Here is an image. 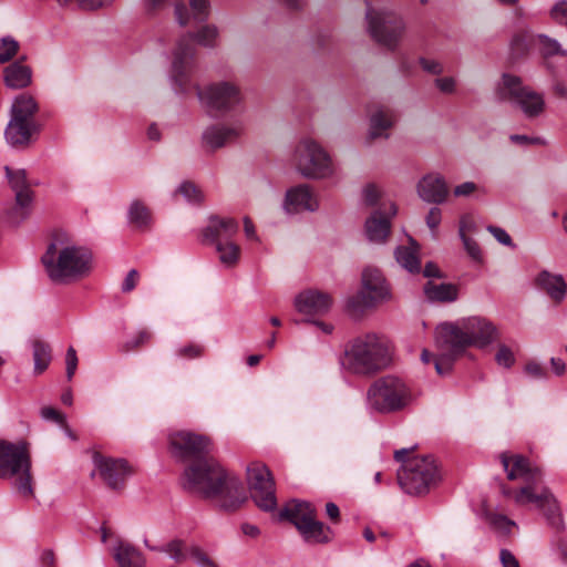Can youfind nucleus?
<instances>
[{
	"instance_id": "obj_2",
	"label": "nucleus",
	"mask_w": 567,
	"mask_h": 567,
	"mask_svg": "<svg viewBox=\"0 0 567 567\" xmlns=\"http://www.w3.org/2000/svg\"><path fill=\"white\" fill-rule=\"evenodd\" d=\"M499 458L507 473V478L511 481L520 480L524 483L514 494L515 503L522 506L534 504L544 513L547 522L554 528L563 529L564 520L557 499L547 487L539 488L543 482L542 470L519 454L509 456L502 453Z\"/></svg>"
},
{
	"instance_id": "obj_11",
	"label": "nucleus",
	"mask_w": 567,
	"mask_h": 567,
	"mask_svg": "<svg viewBox=\"0 0 567 567\" xmlns=\"http://www.w3.org/2000/svg\"><path fill=\"white\" fill-rule=\"evenodd\" d=\"M238 223L230 217L214 216L203 229V236L208 244L214 245L219 262L225 268H234L240 259V247L233 241L238 233Z\"/></svg>"
},
{
	"instance_id": "obj_6",
	"label": "nucleus",
	"mask_w": 567,
	"mask_h": 567,
	"mask_svg": "<svg viewBox=\"0 0 567 567\" xmlns=\"http://www.w3.org/2000/svg\"><path fill=\"white\" fill-rule=\"evenodd\" d=\"M30 444L23 440H0V478L12 480L14 491L24 499L34 496Z\"/></svg>"
},
{
	"instance_id": "obj_22",
	"label": "nucleus",
	"mask_w": 567,
	"mask_h": 567,
	"mask_svg": "<svg viewBox=\"0 0 567 567\" xmlns=\"http://www.w3.org/2000/svg\"><path fill=\"white\" fill-rule=\"evenodd\" d=\"M282 207L288 214L313 213L319 209V199L309 185L301 184L286 192Z\"/></svg>"
},
{
	"instance_id": "obj_58",
	"label": "nucleus",
	"mask_w": 567,
	"mask_h": 567,
	"mask_svg": "<svg viewBox=\"0 0 567 567\" xmlns=\"http://www.w3.org/2000/svg\"><path fill=\"white\" fill-rule=\"evenodd\" d=\"M175 16L181 25H186L189 22V12L184 3H176Z\"/></svg>"
},
{
	"instance_id": "obj_25",
	"label": "nucleus",
	"mask_w": 567,
	"mask_h": 567,
	"mask_svg": "<svg viewBox=\"0 0 567 567\" xmlns=\"http://www.w3.org/2000/svg\"><path fill=\"white\" fill-rule=\"evenodd\" d=\"M416 192L423 202L436 205L445 203L450 194L445 178L439 173L423 176L416 185Z\"/></svg>"
},
{
	"instance_id": "obj_17",
	"label": "nucleus",
	"mask_w": 567,
	"mask_h": 567,
	"mask_svg": "<svg viewBox=\"0 0 567 567\" xmlns=\"http://www.w3.org/2000/svg\"><path fill=\"white\" fill-rule=\"evenodd\" d=\"M395 350L393 342L384 333L367 331L349 339L344 354H391Z\"/></svg>"
},
{
	"instance_id": "obj_23",
	"label": "nucleus",
	"mask_w": 567,
	"mask_h": 567,
	"mask_svg": "<svg viewBox=\"0 0 567 567\" xmlns=\"http://www.w3.org/2000/svg\"><path fill=\"white\" fill-rule=\"evenodd\" d=\"M293 305L296 310L303 316H322L330 310L332 298L327 292L317 289H307L295 297Z\"/></svg>"
},
{
	"instance_id": "obj_10",
	"label": "nucleus",
	"mask_w": 567,
	"mask_h": 567,
	"mask_svg": "<svg viewBox=\"0 0 567 567\" xmlns=\"http://www.w3.org/2000/svg\"><path fill=\"white\" fill-rule=\"evenodd\" d=\"M409 450L395 451L394 458L404 462L398 472V481L410 495H422L430 491L437 480V467L432 456L414 457L405 461Z\"/></svg>"
},
{
	"instance_id": "obj_26",
	"label": "nucleus",
	"mask_w": 567,
	"mask_h": 567,
	"mask_svg": "<svg viewBox=\"0 0 567 567\" xmlns=\"http://www.w3.org/2000/svg\"><path fill=\"white\" fill-rule=\"evenodd\" d=\"M38 132V122H23L19 118L10 117L4 131V137L11 146L23 147L30 143L32 135Z\"/></svg>"
},
{
	"instance_id": "obj_21",
	"label": "nucleus",
	"mask_w": 567,
	"mask_h": 567,
	"mask_svg": "<svg viewBox=\"0 0 567 567\" xmlns=\"http://www.w3.org/2000/svg\"><path fill=\"white\" fill-rule=\"evenodd\" d=\"M396 214V206L392 202H382L365 220V235L372 243H384L390 235V219Z\"/></svg>"
},
{
	"instance_id": "obj_28",
	"label": "nucleus",
	"mask_w": 567,
	"mask_h": 567,
	"mask_svg": "<svg viewBox=\"0 0 567 567\" xmlns=\"http://www.w3.org/2000/svg\"><path fill=\"white\" fill-rule=\"evenodd\" d=\"M113 557L118 567H145L146 565L144 555L127 542L121 540L114 546Z\"/></svg>"
},
{
	"instance_id": "obj_34",
	"label": "nucleus",
	"mask_w": 567,
	"mask_h": 567,
	"mask_svg": "<svg viewBox=\"0 0 567 567\" xmlns=\"http://www.w3.org/2000/svg\"><path fill=\"white\" fill-rule=\"evenodd\" d=\"M4 82L9 87L22 89L31 82V70L21 62H14L4 69Z\"/></svg>"
},
{
	"instance_id": "obj_59",
	"label": "nucleus",
	"mask_w": 567,
	"mask_h": 567,
	"mask_svg": "<svg viewBox=\"0 0 567 567\" xmlns=\"http://www.w3.org/2000/svg\"><path fill=\"white\" fill-rule=\"evenodd\" d=\"M151 332L147 331L146 329H142L137 332V334L135 337H133L131 340H130V344L132 347H138L143 343H146L150 339H151Z\"/></svg>"
},
{
	"instance_id": "obj_57",
	"label": "nucleus",
	"mask_w": 567,
	"mask_h": 567,
	"mask_svg": "<svg viewBox=\"0 0 567 567\" xmlns=\"http://www.w3.org/2000/svg\"><path fill=\"white\" fill-rule=\"evenodd\" d=\"M499 559L503 567H519L518 560L508 549H502L499 551Z\"/></svg>"
},
{
	"instance_id": "obj_1",
	"label": "nucleus",
	"mask_w": 567,
	"mask_h": 567,
	"mask_svg": "<svg viewBox=\"0 0 567 567\" xmlns=\"http://www.w3.org/2000/svg\"><path fill=\"white\" fill-rule=\"evenodd\" d=\"M183 487L205 498H217L227 512L238 509L247 501L241 482L210 456L184 470Z\"/></svg>"
},
{
	"instance_id": "obj_48",
	"label": "nucleus",
	"mask_w": 567,
	"mask_h": 567,
	"mask_svg": "<svg viewBox=\"0 0 567 567\" xmlns=\"http://www.w3.org/2000/svg\"><path fill=\"white\" fill-rule=\"evenodd\" d=\"M419 63L424 72L432 75H440L444 71L443 63L434 59L420 58Z\"/></svg>"
},
{
	"instance_id": "obj_19",
	"label": "nucleus",
	"mask_w": 567,
	"mask_h": 567,
	"mask_svg": "<svg viewBox=\"0 0 567 567\" xmlns=\"http://www.w3.org/2000/svg\"><path fill=\"white\" fill-rule=\"evenodd\" d=\"M93 464L101 478L112 489L123 487L126 477L132 473L125 460L105 457L97 452L93 454Z\"/></svg>"
},
{
	"instance_id": "obj_49",
	"label": "nucleus",
	"mask_w": 567,
	"mask_h": 567,
	"mask_svg": "<svg viewBox=\"0 0 567 567\" xmlns=\"http://www.w3.org/2000/svg\"><path fill=\"white\" fill-rule=\"evenodd\" d=\"M381 198V190L373 184L367 185L363 188V200L369 206H374Z\"/></svg>"
},
{
	"instance_id": "obj_14",
	"label": "nucleus",
	"mask_w": 567,
	"mask_h": 567,
	"mask_svg": "<svg viewBox=\"0 0 567 567\" xmlns=\"http://www.w3.org/2000/svg\"><path fill=\"white\" fill-rule=\"evenodd\" d=\"M247 481L255 504L265 512L277 507L275 481L270 470L262 463L254 462L247 467Z\"/></svg>"
},
{
	"instance_id": "obj_24",
	"label": "nucleus",
	"mask_w": 567,
	"mask_h": 567,
	"mask_svg": "<svg viewBox=\"0 0 567 567\" xmlns=\"http://www.w3.org/2000/svg\"><path fill=\"white\" fill-rule=\"evenodd\" d=\"M392 357H340L341 368L353 375L370 377L390 367Z\"/></svg>"
},
{
	"instance_id": "obj_41",
	"label": "nucleus",
	"mask_w": 567,
	"mask_h": 567,
	"mask_svg": "<svg viewBox=\"0 0 567 567\" xmlns=\"http://www.w3.org/2000/svg\"><path fill=\"white\" fill-rule=\"evenodd\" d=\"M489 525L499 534L508 535L512 533V529L516 527V523L505 515L502 514H491L488 516Z\"/></svg>"
},
{
	"instance_id": "obj_62",
	"label": "nucleus",
	"mask_w": 567,
	"mask_h": 567,
	"mask_svg": "<svg viewBox=\"0 0 567 567\" xmlns=\"http://www.w3.org/2000/svg\"><path fill=\"white\" fill-rule=\"evenodd\" d=\"M50 364V357H34V373L41 374Z\"/></svg>"
},
{
	"instance_id": "obj_31",
	"label": "nucleus",
	"mask_w": 567,
	"mask_h": 567,
	"mask_svg": "<svg viewBox=\"0 0 567 567\" xmlns=\"http://www.w3.org/2000/svg\"><path fill=\"white\" fill-rule=\"evenodd\" d=\"M409 243L410 246H400L395 249V260L409 272H419L421 270L419 245L412 237H409Z\"/></svg>"
},
{
	"instance_id": "obj_5",
	"label": "nucleus",
	"mask_w": 567,
	"mask_h": 567,
	"mask_svg": "<svg viewBox=\"0 0 567 567\" xmlns=\"http://www.w3.org/2000/svg\"><path fill=\"white\" fill-rule=\"evenodd\" d=\"M219 30L215 24H204L196 32L181 37L173 51L169 79L174 91L186 94L192 87V74L195 70L196 47L194 42L204 48L217 45Z\"/></svg>"
},
{
	"instance_id": "obj_44",
	"label": "nucleus",
	"mask_w": 567,
	"mask_h": 567,
	"mask_svg": "<svg viewBox=\"0 0 567 567\" xmlns=\"http://www.w3.org/2000/svg\"><path fill=\"white\" fill-rule=\"evenodd\" d=\"M190 11L193 18L198 22H204L209 17V1L208 0H189Z\"/></svg>"
},
{
	"instance_id": "obj_29",
	"label": "nucleus",
	"mask_w": 567,
	"mask_h": 567,
	"mask_svg": "<svg viewBox=\"0 0 567 567\" xmlns=\"http://www.w3.org/2000/svg\"><path fill=\"white\" fill-rule=\"evenodd\" d=\"M315 514L316 512L311 504L292 499L288 502L281 511H279L278 519L288 520L298 527L301 525V522H306Z\"/></svg>"
},
{
	"instance_id": "obj_20",
	"label": "nucleus",
	"mask_w": 567,
	"mask_h": 567,
	"mask_svg": "<svg viewBox=\"0 0 567 567\" xmlns=\"http://www.w3.org/2000/svg\"><path fill=\"white\" fill-rule=\"evenodd\" d=\"M241 133L243 126L239 123L210 124L202 133V146L209 152H215L238 140Z\"/></svg>"
},
{
	"instance_id": "obj_35",
	"label": "nucleus",
	"mask_w": 567,
	"mask_h": 567,
	"mask_svg": "<svg viewBox=\"0 0 567 567\" xmlns=\"http://www.w3.org/2000/svg\"><path fill=\"white\" fill-rule=\"evenodd\" d=\"M38 104L30 95L21 94L16 97L11 106V118H19L23 122H37L35 113Z\"/></svg>"
},
{
	"instance_id": "obj_36",
	"label": "nucleus",
	"mask_w": 567,
	"mask_h": 567,
	"mask_svg": "<svg viewBox=\"0 0 567 567\" xmlns=\"http://www.w3.org/2000/svg\"><path fill=\"white\" fill-rule=\"evenodd\" d=\"M128 221L140 230H146L152 225L151 210L140 200H134L128 208Z\"/></svg>"
},
{
	"instance_id": "obj_43",
	"label": "nucleus",
	"mask_w": 567,
	"mask_h": 567,
	"mask_svg": "<svg viewBox=\"0 0 567 567\" xmlns=\"http://www.w3.org/2000/svg\"><path fill=\"white\" fill-rule=\"evenodd\" d=\"M189 558H192L198 567H218L217 563L197 545L189 547Z\"/></svg>"
},
{
	"instance_id": "obj_40",
	"label": "nucleus",
	"mask_w": 567,
	"mask_h": 567,
	"mask_svg": "<svg viewBox=\"0 0 567 567\" xmlns=\"http://www.w3.org/2000/svg\"><path fill=\"white\" fill-rule=\"evenodd\" d=\"M177 194L190 204H199L204 199L202 190L192 182H183L175 192V195Z\"/></svg>"
},
{
	"instance_id": "obj_61",
	"label": "nucleus",
	"mask_w": 567,
	"mask_h": 567,
	"mask_svg": "<svg viewBox=\"0 0 567 567\" xmlns=\"http://www.w3.org/2000/svg\"><path fill=\"white\" fill-rule=\"evenodd\" d=\"M525 371L533 378H542L545 372L544 369L535 361H530L525 365Z\"/></svg>"
},
{
	"instance_id": "obj_64",
	"label": "nucleus",
	"mask_w": 567,
	"mask_h": 567,
	"mask_svg": "<svg viewBox=\"0 0 567 567\" xmlns=\"http://www.w3.org/2000/svg\"><path fill=\"white\" fill-rule=\"evenodd\" d=\"M143 2L148 12L161 10L166 4V0H143Z\"/></svg>"
},
{
	"instance_id": "obj_56",
	"label": "nucleus",
	"mask_w": 567,
	"mask_h": 567,
	"mask_svg": "<svg viewBox=\"0 0 567 567\" xmlns=\"http://www.w3.org/2000/svg\"><path fill=\"white\" fill-rule=\"evenodd\" d=\"M477 185L473 182H465L454 187V195L456 197H467L476 192Z\"/></svg>"
},
{
	"instance_id": "obj_3",
	"label": "nucleus",
	"mask_w": 567,
	"mask_h": 567,
	"mask_svg": "<svg viewBox=\"0 0 567 567\" xmlns=\"http://www.w3.org/2000/svg\"><path fill=\"white\" fill-rule=\"evenodd\" d=\"M41 262L50 280L59 285L75 282L93 268L91 251L62 236L54 237L49 244Z\"/></svg>"
},
{
	"instance_id": "obj_60",
	"label": "nucleus",
	"mask_w": 567,
	"mask_h": 567,
	"mask_svg": "<svg viewBox=\"0 0 567 567\" xmlns=\"http://www.w3.org/2000/svg\"><path fill=\"white\" fill-rule=\"evenodd\" d=\"M41 416L44 420L53 421V422H62V415L53 408L45 406L41 409Z\"/></svg>"
},
{
	"instance_id": "obj_33",
	"label": "nucleus",
	"mask_w": 567,
	"mask_h": 567,
	"mask_svg": "<svg viewBox=\"0 0 567 567\" xmlns=\"http://www.w3.org/2000/svg\"><path fill=\"white\" fill-rule=\"evenodd\" d=\"M423 289L426 298L431 301L452 302L457 298V288L452 284L430 280Z\"/></svg>"
},
{
	"instance_id": "obj_52",
	"label": "nucleus",
	"mask_w": 567,
	"mask_h": 567,
	"mask_svg": "<svg viewBox=\"0 0 567 567\" xmlns=\"http://www.w3.org/2000/svg\"><path fill=\"white\" fill-rule=\"evenodd\" d=\"M29 342L34 355L48 354L52 351L50 344L40 338H31Z\"/></svg>"
},
{
	"instance_id": "obj_51",
	"label": "nucleus",
	"mask_w": 567,
	"mask_h": 567,
	"mask_svg": "<svg viewBox=\"0 0 567 567\" xmlns=\"http://www.w3.org/2000/svg\"><path fill=\"white\" fill-rule=\"evenodd\" d=\"M140 280V274L136 269H131L122 282V291L127 293L135 289Z\"/></svg>"
},
{
	"instance_id": "obj_15",
	"label": "nucleus",
	"mask_w": 567,
	"mask_h": 567,
	"mask_svg": "<svg viewBox=\"0 0 567 567\" xmlns=\"http://www.w3.org/2000/svg\"><path fill=\"white\" fill-rule=\"evenodd\" d=\"M172 455L182 462H197L208 456L212 441L208 436L189 431H177L169 435Z\"/></svg>"
},
{
	"instance_id": "obj_45",
	"label": "nucleus",
	"mask_w": 567,
	"mask_h": 567,
	"mask_svg": "<svg viewBox=\"0 0 567 567\" xmlns=\"http://www.w3.org/2000/svg\"><path fill=\"white\" fill-rule=\"evenodd\" d=\"M435 87L443 94H454L457 89V81L453 76H442L434 80Z\"/></svg>"
},
{
	"instance_id": "obj_8",
	"label": "nucleus",
	"mask_w": 567,
	"mask_h": 567,
	"mask_svg": "<svg viewBox=\"0 0 567 567\" xmlns=\"http://www.w3.org/2000/svg\"><path fill=\"white\" fill-rule=\"evenodd\" d=\"M414 399L415 395L409 384L393 375L378 379L367 391L368 408L382 414L404 410Z\"/></svg>"
},
{
	"instance_id": "obj_55",
	"label": "nucleus",
	"mask_w": 567,
	"mask_h": 567,
	"mask_svg": "<svg viewBox=\"0 0 567 567\" xmlns=\"http://www.w3.org/2000/svg\"><path fill=\"white\" fill-rule=\"evenodd\" d=\"M488 231L494 236V238L501 243L502 245H505V246H512L513 243H512V238L511 236L506 233L505 229L503 228H499V227H495V226H488Z\"/></svg>"
},
{
	"instance_id": "obj_30",
	"label": "nucleus",
	"mask_w": 567,
	"mask_h": 567,
	"mask_svg": "<svg viewBox=\"0 0 567 567\" xmlns=\"http://www.w3.org/2000/svg\"><path fill=\"white\" fill-rule=\"evenodd\" d=\"M307 543L323 544L331 539V529L316 519V514L296 527Z\"/></svg>"
},
{
	"instance_id": "obj_54",
	"label": "nucleus",
	"mask_w": 567,
	"mask_h": 567,
	"mask_svg": "<svg viewBox=\"0 0 567 567\" xmlns=\"http://www.w3.org/2000/svg\"><path fill=\"white\" fill-rule=\"evenodd\" d=\"M475 229V221L470 215H464L460 219L458 235L460 238L468 237L466 234Z\"/></svg>"
},
{
	"instance_id": "obj_7",
	"label": "nucleus",
	"mask_w": 567,
	"mask_h": 567,
	"mask_svg": "<svg viewBox=\"0 0 567 567\" xmlns=\"http://www.w3.org/2000/svg\"><path fill=\"white\" fill-rule=\"evenodd\" d=\"M365 0L367 31L371 39L389 51H395L405 33L403 16L388 6H372Z\"/></svg>"
},
{
	"instance_id": "obj_13",
	"label": "nucleus",
	"mask_w": 567,
	"mask_h": 567,
	"mask_svg": "<svg viewBox=\"0 0 567 567\" xmlns=\"http://www.w3.org/2000/svg\"><path fill=\"white\" fill-rule=\"evenodd\" d=\"M496 95L501 101H509L517 105L528 118L539 116L545 110L544 96L525 86L516 75L503 74L496 86Z\"/></svg>"
},
{
	"instance_id": "obj_18",
	"label": "nucleus",
	"mask_w": 567,
	"mask_h": 567,
	"mask_svg": "<svg viewBox=\"0 0 567 567\" xmlns=\"http://www.w3.org/2000/svg\"><path fill=\"white\" fill-rule=\"evenodd\" d=\"M7 178L12 190L16 194V206L10 213V218L13 223H19L27 217L29 207L32 203L33 192L27 181V173L24 169H12L9 166L4 167Z\"/></svg>"
},
{
	"instance_id": "obj_53",
	"label": "nucleus",
	"mask_w": 567,
	"mask_h": 567,
	"mask_svg": "<svg viewBox=\"0 0 567 567\" xmlns=\"http://www.w3.org/2000/svg\"><path fill=\"white\" fill-rule=\"evenodd\" d=\"M509 140H511V142H513L515 144H519V145H529V144L544 145L545 144V140L542 137H530V136L520 135V134H513L509 136Z\"/></svg>"
},
{
	"instance_id": "obj_39",
	"label": "nucleus",
	"mask_w": 567,
	"mask_h": 567,
	"mask_svg": "<svg viewBox=\"0 0 567 567\" xmlns=\"http://www.w3.org/2000/svg\"><path fill=\"white\" fill-rule=\"evenodd\" d=\"M192 545L186 544L182 539H174L169 542L165 547L161 548L169 555V557L177 564H184L189 558V547Z\"/></svg>"
},
{
	"instance_id": "obj_9",
	"label": "nucleus",
	"mask_w": 567,
	"mask_h": 567,
	"mask_svg": "<svg viewBox=\"0 0 567 567\" xmlns=\"http://www.w3.org/2000/svg\"><path fill=\"white\" fill-rule=\"evenodd\" d=\"M391 299V289L382 272L377 268L367 267L361 275L360 289L347 299L346 309L350 316L360 318L365 311Z\"/></svg>"
},
{
	"instance_id": "obj_16",
	"label": "nucleus",
	"mask_w": 567,
	"mask_h": 567,
	"mask_svg": "<svg viewBox=\"0 0 567 567\" xmlns=\"http://www.w3.org/2000/svg\"><path fill=\"white\" fill-rule=\"evenodd\" d=\"M197 95L204 105L217 112L231 111L243 100L240 89L228 81L209 84L204 90H198Z\"/></svg>"
},
{
	"instance_id": "obj_38",
	"label": "nucleus",
	"mask_w": 567,
	"mask_h": 567,
	"mask_svg": "<svg viewBox=\"0 0 567 567\" xmlns=\"http://www.w3.org/2000/svg\"><path fill=\"white\" fill-rule=\"evenodd\" d=\"M536 39L544 56L560 55L567 58V50L563 49L561 44L556 39L543 33L537 34Z\"/></svg>"
},
{
	"instance_id": "obj_37",
	"label": "nucleus",
	"mask_w": 567,
	"mask_h": 567,
	"mask_svg": "<svg viewBox=\"0 0 567 567\" xmlns=\"http://www.w3.org/2000/svg\"><path fill=\"white\" fill-rule=\"evenodd\" d=\"M457 357H421L427 371L434 370L440 377L450 375L454 369Z\"/></svg>"
},
{
	"instance_id": "obj_4",
	"label": "nucleus",
	"mask_w": 567,
	"mask_h": 567,
	"mask_svg": "<svg viewBox=\"0 0 567 567\" xmlns=\"http://www.w3.org/2000/svg\"><path fill=\"white\" fill-rule=\"evenodd\" d=\"M496 327L486 318L472 316L454 322H443L435 328L434 338L439 347L451 350L466 348L485 349L496 341Z\"/></svg>"
},
{
	"instance_id": "obj_47",
	"label": "nucleus",
	"mask_w": 567,
	"mask_h": 567,
	"mask_svg": "<svg viewBox=\"0 0 567 567\" xmlns=\"http://www.w3.org/2000/svg\"><path fill=\"white\" fill-rule=\"evenodd\" d=\"M442 220V210L441 208L434 206L431 207L427 215L425 216L426 226L432 231L433 237H436L439 225Z\"/></svg>"
},
{
	"instance_id": "obj_46",
	"label": "nucleus",
	"mask_w": 567,
	"mask_h": 567,
	"mask_svg": "<svg viewBox=\"0 0 567 567\" xmlns=\"http://www.w3.org/2000/svg\"><path fill=\"white\" fill-rule=\"evenodd\" d=\"M60 4L76 3L84 10H95L109 4L112 0H56Z\"/></svg>"
},
{
	"instance_id": "obj_12",
	"label": "nucleus",
	"mask_w": 567,
	"mask_h": 567,
	"mask_svg": "<svg viewBox=\"0 0 567 567\" xmlns=\"http://www.w3.org/2000/svg\"><path fill=\"white\" fill-rule=\"evenodd\" d=\"M295 166L298 173L310 179H323L333 175L331 156L315 140L302 138L295 150Z\"/></svg>"
},
{
	"instance_id": "obj_27",
	"label": "nucleus",
	"mask_w": 567,
	"mask_h": 567,
	"mask_svg": "<svg viewBox=\"0 0 567 567\" xmlns=\"http://www.w3.org/2000/svg\"><path fill=\"white\" fill-rule=\"evenodd\" d=\"M535 286L544 291L555 303H560L567 295V284L561 275L540 271L535 278Z\"/></svg>"
},
{
	"instance_id": "obj_42",
	"label": "nucleus",
	"mask_w": 567,
	"mask_h": 567,
	"mask_svg": "<svg viewBox=\"0 0 567 567\" xmlns=\"http://www.w3.org/2000/svg\"><path fill=\"white\" fill-rule=\"evenodd\" d=\"M19 50V43L12 37L0 39V64L11 60Z\"/></svg>"
},
{
	"instance_id": "obj_50",
	"label": "nucleus",
	"mask_w": 567,
	"mask_h": 567,
	"mask_svg": "<svg viewBox=\"0 0 567 567\" xmlns=\"http://www.w3.org/2000/svg\"><path fill=\"white\" fill-rule=\"evenodd\" d=\"M461 239L463 241V245H464V248H465L467 255L473 260H476V261L481 260L482 251H481L478 244L471 237H464Z\"/></svg>"
},
{
	"instance_id": "obj_32",
	"label": "nucleus",
	"mask_w": 567,
	"mask_h": 567,
	"mask_svg": "<svg viewBox=\"0 0 567 567\" xmlns=\"http://www.w3.org/2000/svg\"><path fill=\"white\" fill-rule=\"evenodd\" d=\"M394 123V114L388 107L377 109L370 117L369 136L371 138L388 137L386 131Z\"/></svg>"
},
{
	"instance_id": "obj_63",
	"label": "nucleus",
	"mask_w": 567,
	"mask_h": 567,
	"mask_svg": "<svg viewBox=\"0 0 567 567\" xmlns=\"http://www.w3.org/2000/svg\"><path fill=\"white\" fill-rule=\"evenodd\" d=\"M554 94L559 99L567 100V84L561 81H556L553 85Z\"/></svg>"
}]
</instances>
